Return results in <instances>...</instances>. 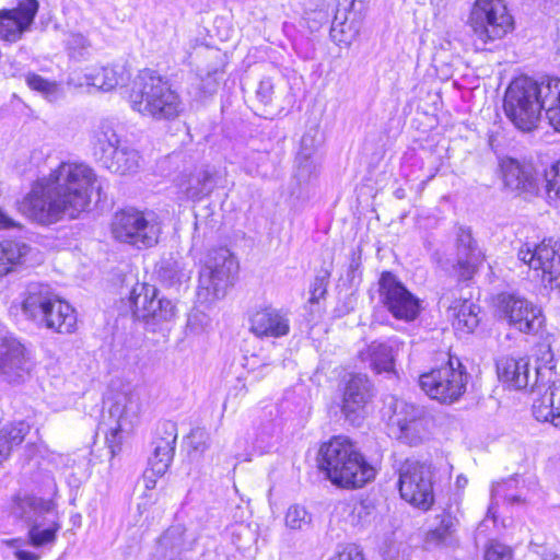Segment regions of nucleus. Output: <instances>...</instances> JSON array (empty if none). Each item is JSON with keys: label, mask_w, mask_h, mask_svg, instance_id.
Listing matches in <instances>:
<instances>
[{"label": "nucleus", "mask_w": 560, "mask_h": 560, "mask_svg": "<svg viewBox=\"0 0 560 560\" xmlns=\"http://www.w3.org/2000/svg\"><path fill=\"white\" fill-rule=\"evenodd\" d=\"M512 549L499 541H491L485 549L483 560H512Z\"/></svg>", "instance_id": "49"}, {"label": "nucleus", "mask_w": 560, "mask_h": 560, "mask_svg": "<svg viewBox=\"0 0 560 560\" xmlns=\"http://www.w3.org/2000/svg\"><path fill=\"white\" fill-rule=\"evenodd\" d=\"M44 485L46 488L44 494L48 495V499L20 492L12 498L10 513L28 525L38 521V517L44 514H51L56 509L52 497L57 494V483L54 477L47 475L44 478Z\"/></svg>", "instance_id": "19"}, {"label": "nucleus", "mask_w": 560, "mask_h": 560, "mask_svg": "<svg viewBox=\"0 0 560 560\" xmlns=\"http://www.w3.org/2000/svg\"><path fill=\"white\" fill-rule=\"evenodd\" d=\"M50 515L51 518L45 523L36 521L30 525L28 537L32 546L38 548L55 544L61 523L57 512L54 511Z\"/></svg>", "instance_id": "35"}, {"label": "nucleus", "mask_w": 560, "mask_h": 560, "mask_svg": "<svg viewBox=\"0 0 560 560\" xmlns=\"http://www.w3.org/2000/svg\"><path fill=\"white\" fill-rule=\"evenodd\" d=\"M529 77H520L513 80L504 95V112L513 125L522 131L534 130L539 120L541 109L545 108L542 84Z\"/></svg>", "instance_id": "5"}, {"label": "nucleus", "mask_w": 560, "mask_h": 560, "mask_svg": "<svg viewBox=\"0 0 560 560\" xmlns=\"http://www.w3.org/2000/svg\"><path fill=\"white\" fill-rule=\"evenodd\" d=\"M541 560H560V558L551 550H546L541 556Z\"/></svg>", "instance_id": "59"}, {"label": "nucleus", "mask_w": 560, "mask_h": 560, "mask_svg": "<svg viewBox=\"0 0 560 560\" xmlns=\"http://www.w3.org/2000/svg\"><path fill=\"white\" fill-rule=\"evenodd\" d=\"M372 384L366 375L350 374L345 381L341 411L352 424H359L360 413L371 398Z\"/></svg>", "instance_id": "22"}, {"label": "nucleus", "mask_w": 560, "mask_h": 560, "mask_svg": "<svg viewBox=\"0 0 560 560\" xmlns=\"http://www.w3.org/2000/svg\"><path fill=\"white\" fill-rule=\"evenodd\" d=\"M24 316L38 327L59 334H71L77 325L74 308L61 300L51 287L42 282H31L20 295Z\"/></svg>", "instance_id": "3"}, {"label": "nucleus", "mask_w": 560, "mask_h": 560, "mask_svg": "<svg viewBox=\"0 0 560 560\" xmlns=\"http://www.w3.org/2000/svg\"><path fill=\"white\" fill-rule=\"evenodd\" d=\"M184 530L180 526L170 527L159 538L156 555L165 560H175L184 549Z\"/></svg>", "instance_id": "37"}, {"label": "nucleus", "mask_w": 560, "mask_h": 560, "mask_svg": "<svg viewBox=\"0 0 560 560\" xmlns=\"http://www.w3.org/2000/svg\"><path fill=\"white\" fill-rule=\"evenodd\" d=\"M112 232L120 242L138 248H148L158 244L162 226L154 212L128 209L115 214Z\"/></svg>", "instance_id": "7"}, {"label": "nucleus", "mask_w": 560, "mask_h": 560, "mask_svg": "<svg viewBox=\"0 0 560 560\" xmlns=\"http://www.w3.org/2000/svg\"><path fill=\"white\" fill-rule=\"evenodd\" d=\"M498 310L509 325L521 332H537L544 323L541 310L527 299L514 293L500 294Z\"/></svg>", "instance_id": "17"}, {"label": "nucleus", "mask_w": 560, "mask_h": 560, "mask_svg": "<svg viewBox=\"0 0 560 560\" xmlns=\"http://www.w3.org/2000/svg\"><path fill=\"white\" fill-rule=\"evenodd\" d=\"M237 272L238 262L228 248L209 250L199 272L198 298L205 302L224 298Z\"/></svg>", "instance_id": "6"}, {"label": "nucleus", "mask_w": 560, "mask_h": 560, "mask_svg": "<svg viewBox=\"0 0 560 560\" xmlns=\"http://www.w3.org/2000/svg\"><path fill=\"white\" fill-rule=\"evenodd\" d=\"M388 425L397 440L410 446L418 445L425 433L423 409L404 399L390 397L387 402Z\"/></svg>", "instance_id": "12"}, {"label": "nucleus", "mask_w": 560, "mask_h": 560, "mask_svg": "<svg viewBox=\"0 0 560 560\" xmlns=\"http://www.w3.org/2000/svg\"><path fill=\"white\" fill-rule=\"evenodd\" d=\"M435 525L427 534L428 542L443 544L445 542L457 529L458 518L456 512L453 510L452 504L443 508L441 513L435 515Z\"/></svg>", "instance_id": "34"}, {"label": "nucleus", "mask_w": 560, "mask_h": 560, "mask_svg": "<svg viewBox=\"0 0 560 560\" xmlns=\"http://www.w3.org/2000/svg\"><path fill=\"white\" fill-rule=\"evenodd\" d=\"M542 95L545 97L546 117L549 124L560 131V79L548 78L542 84Z\"/></svg>", "instance_id": "36"}, {"label": "nucleus", "mask_w": 560, "mask_h": 560, "mask_svg": "<svg viewBox=\"0 0 560 560\" xmlns=\"http://www.w3.org/2000/svg\"><path fill=\"white\" fill-rule=\"evenodd\" d=\"M250 331L259 338H281L290 332V313L284 308L266 306L250 316Z\"/></svg>", "instance_id": "23"}, {"label": "nucleus", "mask_w": 560, "mask_h": 560, "mask_svg": "<svg viewBox=\"0 0 560 560\" xmlns=\"http://www.w3.org/2000/svg\"><path fill=\"white\" fill-rule=\"evenodd\" d=\"M560 245L552 238L540 244L525 243L517 252V257L537 272L545 284L560 285Z\"/></svg>", "instance_id": "15"}, {"label": "nucleus", "mask_w": 560, "mask_h": 560, "mask_svg": "<svg viewBox=\"0 0 560 560\" xmlns=\"http://www.w3.org/2000/svg\"><path fill=\"white\" fill-rule=\"evenodd\" d=\"M329 273L327 271H324L320 275H317L314 278V281L311 284L310 293L311 296L308 299V302L314 304L318 303L320 299H323L327 291V283H328Z\"/></svg>", "instance_id": "50"}, {"label": "nucleus", "mask_w": 560, "mask_h": 560, "mask_svg": "<svg viewBox=\"0 0 560 560\" xmlns=\"http://www.w3.org/2000/svg\"><path fill=\"white\" fill-rule=\"evenodd\" d=\"M311 523V515L305 508L294 504L291 505L285 514V524L291 529H302Z\"/></svg>", "instance_id": "46"}, {"label": "nucleus", "mask_w": 560, "mask_h": 560, "mask_svg": "<svg viewBox=\"0 0 560 560\" xmlns=\"http://www.w3.org/2000/svg\"><path fill=\"white\" fill-rule=\"evenodd\" d=\"M129 103L142 116L159 120L174 119L184 109L179 95L168 81L150 69L141 70L133 80Z\"/></svg>", "instance_id": "4"}, {"label": "nucleus", "mask_w": 560, "mask_h": 560, "mask_svg": "<svg viewBox=\"0 0 560 560\" xmlns=\"http://www.w3.org/2000/svg\"><path fill=\"white\" fill-rule=\"evenodd\" d=\"M485 259L468 228L459 226L456 235V269L462 280L472 278Z\"/></svg>", "instance_id": "24"}, {"label": "nucleus", "mask_w": 560, "mask_h": 560, "mask_svg": "<svg viewBox=\"0 0 560 560\" xmlns=\"http://www.w3.org/2000/svg\"><path fill=\"white\" fill-rule=\"evenodd\" d=\"M15 557L18 560H38L39 557L34 552L26 550H18L15 551Z\"/></svg>", "instance_id": "58"}, {"label": "nucleus", "mask_w": 560, "mask_h": 560, "mask_svg": "<svg viewBox=\"0 0 560 560\" xmlns=\"http://www.w3.org/2000/svg\"><path fill=\"white\" fill-rule=\"evenodd\" d=\"M360 32V23L354 19L350 20L347 14L342 18L337 14L331 23L330 37L338 45H350Z\"/></svg>", "instance_id": "39"}, {"label": "nucleus", "mask_w": 560, "mask_h": 560, "mask_svg": "<svg viewBox=\"0 0 560 560\" xmlns=\"http://www.w3.org/2000/svg\"><path fill=\"white\" fill-rule=\"evenodd\" d=\"M468 24L475 35L487 43L506 35L513 28V18L504 0H476Z\"/></svg>", "instance_id": "10"}, {"label": "nucleus", "mask_w": 560, "mask_h": 560, "mask_svg": "<svg viewBox=\"0 0 560 560\" xmlns=\"http://www.w3.org/2000/svg\"><path fill=\"white\" fill-rule=\"evenodd\" d=\"M317 133V130L312 129L303 135L298 154L311 156L315 155L319 143L316 139Z\"/></svg>", "instance_id": "52"}, {"label": "nucleus", "mask_w": 560, "mask_h": 560, "mask_svg": "<svg viewBox=\"0 0 560 560\" xmlns=\"http://www.w3.org/2000/svg\"><path fill=\"white\" fill-rule=\"evenodd\" d=\"M363 361H369L370 366L376 372H392L394 370V342L393 341H373L361 352Z\"/></svg>", "instance_id": "31"}, {"label": "nucleus", "mask_w": 560, "mask_h": 560, "mask_svg": "<svg viewBox=\"0 0 560 560\" xmlns=\"http://www.w3.org/2000/svg\"><path fill=\"white\" fill-rule=\"evenodd\" d=\"M140 160L141 156L137 150L121 144L115 153L105 160L103 166L112 173L126 175L139 170Z\"/></svg>", "instance_id": "32"}, {"label": "nucleus", "mask_w": 560, "mask_h": 560, "mask_svg": "<svg viewBox=\"0 0 560 560\" xmlns=\"http://www.w3.org/2000/svg\"><path fill=\"white\" fill-rule=\"evenodd\" d=\"M98 198L103 185L93 168L81 162H61L49 175L37 179L20 203V211L40 224L62 218H78L91 202V190Z\"/></svg>", "instance_id": "1"}, {"label": "nucleus", "mask_w": 560, "mask_h": 560, "mask_svg": "<svg viewBox=\"0 0 560 560\" xmlns=\"http://www.w3.org/2000/svg\"><path fill=\"white\" fill-rule=\"evenodd\" d=\"M140 413V399L133 392H121L113 397L109 417L115 421L106 434V443L113 455L119 451L121 434L132 431Z\"/></svg>", "instance_id": "16"}, {"label": "nucleus", "mask_w": 560, "mask_h": 560, "mask_svg": "<svg viewBox=\"0 0 560 560\" xmlns=\"http://www.w3.org/2000/svg\"><path fill=\"white\" fill-rule=\"evenodd\" d=\"M242 530L249 534V529L247 527L242 528Z\"/></svg>", "instance_id": "62"}, {"label": "nucleus", "mask_w": 560, "mask_h": 560, "mask_svg": "<svg viewBox=\"0 0 560 560\" xmlns=\"http://www.w3.org/2000/svg\"><path fill=\"white\" fill-rule=\"evenodd\" d=\"M156 272L161 280L168 285L180 282L185 276L180 262L173 257L162 258L158 265Z\"/></svg>", "instance_id": "43"}, {"label": "nucleus", "mask_w": 560, "mask_h": 560, "mask_svg": "<svg viewBox=\"0 0 560 560\" xmlns=\"http://www.w3.org/2000/svg\"><path fill=\"white\" fill-rule=\"evenodd\" d=\"M67 45L72 49H84L90 44L84 35L80 33H71L67 39Z\"/></svg>", "instance_id": "54"}, {"label": "nucleus", "mask_w": 560, "mask_h": 560, "mask_svg": "<svg viewBox=\"0 0 560 560\" xmlns=\"http://www.w3.org/2000/svg\"><path fill=\"white\" fill-rule=\"evenodd\" d=\"M18 224L0 209V230L15 228Z\"/></svg>", "instance_id": "57"}, {"label": "nucleus", "mask_w": 560, "mask_h": 560, "mask_svg": "<svg viewBox=\"0 0 560 560\" xmlns=\"http://www.w3.org/2000/svg\"><path fill=\"white\" fill-rule=\"evenodd\" d=\"M31 425L24 420L11 422L0 429V465L7 460L15 446L30 433Z\"/></svg>", "instance_id": "33"}, {"label": "nucleus", "mask_w": 560, "mask_h": 560, "mask_svg": "<svg viewBox=\"0 0 560 560\" xmlns=\"http://www.w3.org/2000/svg\"><path fill=\"white\" fill-rule=\"evenodd\" d=\"M319 469L338 488L357 489L375 477V469L347 436L338 435L319 448Z\"/></svg>", "instance_id": "2"}, {"label": "nucleus", "mask_w": 560, "mask_h": 560, "mask_svg": "<svg viewBox=\"0 0 560 560\" xmlns=\"http://www.w3.org/2000/svg\"><path fill=\"white\" fill-rule=\"evenodd\" d=\"M380 301L397 319L411 322L420 313V300L390 271H384L378 279Z\"/></svg>", "instance_id": "14"}, {"label": "nucleus", "mask_w": 560, "mask_h": 560, "mask_svg": "<svg viewBox=\"0 0 560 560\" xmlns=\"http://www.w3.org/2000/svg\"><path fill=\"white\" fill-rule=\"evenodd\" d=\"M13 9L0 10V39L15 43L28 32L34 23L39 3L37 0H16Z\"/></svg>", "instance_id": "20"}, {"label": "nucleus", "mask_w": 560, "mask_h": 560, "mask_svg": "<svg viewBox=\"0 0 560 560\" xmlns=\"http://www.w3.org/2000/svg\"><path fill=\"white\" fill-rule=\"evenodd\" d=\"M341 510L347 513L346 521L352 526H361L365 523L370 512L363 503L342 504Z\"/></svg>", "instance_id": "47"}, {"label": "nucleus", "mask_w": 560, "mask_h": 560, "mask_svg": "<svg viewBox=\"0 0 560 560\" xmlns=\"http://www.w3.org/2000/svg\"><path fill=\"white\" fill-rule=\"evenodd\" d=\"M398 488L405 501L423 511L429 510L434 502L432 466L406 460L399 469Z\"/></svg>", "instance_id": "11"}, {"label": "nucleus", "mask_w": 560, "mask_h": 560, "mask_svg": "<svg viewBox=\"0 0 560 560\" xmlns=\"http://www.w3.org/2000/svg\"><path fill=\"white\" fill-rule=\"evenodd\" d=\"M328 3L326 0H317L316 3L305 4V13L315 12L322 15V19L327 18Z\"/></svg>", "instance_id": "55"}, {"label": "nucleus", "mask_w": 560, "mask_h": 560, "mask_svg": "<svg viewBox=\"0 0 560 560\" xmlns=\"http://www.w3.org/2000/svg\"><path fill=\"white\" fill-rule=\"evenodd\" d=\"M26 83L32 90L39 92L49 102L58 100L62 94L59 84L48 81L36 73H28L26 75Z\"/></svg>", "instance_id": "42"}, {"label": "nucleus", "mask_w": 560, "mask_h": 560, "mask_svg": "<svg viewBox=\"0 0 560 560\" xmlns=\"http://www.w3.org/2000/svg\"><path fill=\"white\" fill-rule=\"evenodd\" d=\"M448 316L453 319L455 329L471 332L479 325L480 308L469 300H455L447 306Z\"/></svg>", "instance_id": "29"}, {"label": "nucleus", "mask_w": 560, "mask_h": 560, "mask_svg": "<svg viewBox=\"0 0 560 560\" xmlns=\"http://www.w3.org/2000/svg\"><path fill=\"white\" fill-rule=\"evenodd\" d=\"M329 560H365L363 551L353 544L338 546Z\"/></svg>", "instance_id": "51"}, {"label": "nucleus", "mask_w": 560, "mask_h": 560, "mask_svg": "<svg viewBox=\"0 0 560 560\" xmlns=\"http://www.w3.org/2000/svg\"><path fill=\"white\" fill-rule=\"evenodd\" d=\"M31 252L32 248L24 242H0V278L12 271L15 266L26 264Z\"/></svg>", "instance_id": "30"}, {"label": "nucleus", "mask_w": 560, "mask_h": 560, "mask_svg": "<svg viewBox=\"0 0 560 560\" xmlns=\"http://www.w3.org/2000/svg\"><path fill=\"white\" fill-rule=\"evenodd\" d=\"M468 374L458 359L432 369L419 377L421 389L432 399L443 404L457 401L466 390Z\"/></svg>", "instance_id": "8"}, {"label": "nucleus", "mask_w": 560, "mask_h": 560, "mask_svg": "<svg viewBox=\"0 0 560 560\" xmlns=\"http://www.w3.org/2000/svg\"><path fill=\"white\" fill-rule=\"evenodd\" d=\"M395 196H396L397 198H399V199H400V198H402V197H404V190H402V189H397V190L395 191Z\"/></svg>", "instance_id": "61"}, {"label": "nucleus", "mask_w": 560, "mask_h": 560, "mask_svg": "<svg viewBox=\"0 0 560 560\" xmlns=\"http://www.w3.org/2000/svg\"><path fill=\"white\" fill-rule=\"evenodd\" d=\"M278 440L277 425L269 421L261 424L255 431L253 438V451L259 455L269 452Z\"/></svg>", "instance_id": "40"}, {"label": "nucleus", "mask_w": 560, "mask_h": 560, "mask_svg": "<svg viewBox=\"0 0 560 560\" xmlns=\"http://www.w3.org/2000/svg\"><path fill=\"white\" fill-rule=\"evenodd\" d=\"M273 83L271 79L264 78L256 90V96L257 98L265 105H268L272 101L273 96Z\"/></svg>", "instance_id": "53"}, {"label": "nucleus", "mask_w": 560, "mask_h": 560, "mask_svg": "<svg viewBox=\"0 0 560 560\" xmlns=\"http://www.w3.org/2000/svg\"><path fill=\"white\" fill-rule=\"evenodd\" d=\"M223 179L222 173L217 167L202 165L188 175H182L176 185L187 199L197 201L208 197L222 185Z\"/></svg>", "instance_id": "21"}, {"label": "nucleus", "mask_w": 560, "mask_h": 560, "mask_svg": "<svg viewBox=\"0 0 560 560\" xmlns=\"http://www.w3.org/2000/svg\"><path fill=\"white\" fill-rule=\"evenodd\" d=\"M188 444L194 452L202 454L210 446V433L205 428H195L188 435Z\"/></svg>", "instance_id": "48"}, {"label": "nucleus", "mask_w": 560, "mask_h": 560, "mask_svg": "<svg viewBox=\"0 0 560 560\" xmlns=\"http://www.w3.org/2000/svg\"><path fill=\"white\" fill-rule=\"evenodd\" d=\"M516 483V479L511 478L509 480H504L502 482H498L492 486L491 489V504L488 509V515H491L492 518H495V505H498L499 500L503 499L504 501L514 504L522 502V498L518 494L510 493L509 490L512 489Z\"/></svg>", "instance_id": "41"}, {"label": "nucleus", "mask_w": 560, "mask_h": 560, "mask_svg": "<svg viewBox=\"0 0 560 560\" xmlns=\"http://www.w3.org/2000/svg\"><path fill=\"white\" fill-rule=\"evenodd\" d=\"M93 154L102 164L121 145L114 125L108 120L101 121L92 133Z\"/></svg>", "instance_id": "27"}, {"label": "nucleus", "mask_w": 560, "mask_h": 560, "mask_svg": "<svg viewBox=\"0 0 560 560\" xmlns=\"http://www.w3.org/2000/svg\"><path fill=\"white\" fill-rule=\"evenodd\" d=\"M462 50V42L452 36L451 33H446L435 47V56L441 59L451 60L453 57L459 56Z\"/></svg>", "instance_id": "45"}, {"label": "nucleus", "mask_w": 560, "mask_h": 560, "mask_svg": "<svg viewBox=\"0 0 560 560\" xmlns=\"http://www.w3.org/2000/svg\"><path fill=\"white\" fill-rule=\"evenodd\" d=\"M505 186L513 190L535 191L542 184L549 198L560 197V161L538 173L530 164L510 159L502 164Z\"/></svg>", "instance_id": "9"}, {"label": "nucleus", "mask_w": 560, "mask_h": 560, "mask_svg": "<svg viewBox=\"0 0 560 560\" xmlns=\"http://www.w3.org/2000/svg\"><path fill=\"white\" fill-rule=\"evenodd\" d=\"M163 475H153L151 466L143 474V482L145 489H154L156 486V478L162 477Z\"/></svg>", "instance_id": "56"}, {"label": "nucleus", "mask_w": 560, "mask_h": 560, "mask_svg": "<svg viewBox=\"0 0 560 560\" xmlns=\"http://www.w3.org/2000/svg\"><path fill=\"white\" fill-rule=\"evenodd\" d=\"M125 68L122 66L94 68L84 73L83 81L78 84L94 86L102 91H110L125 82Z\"/></svg>", "instance_id": "28"}, {"label": "nucleus", "mask_w": 560, "mask_h": 560, "mask_svg": "<svg viewBox=\"0 0 560 560\" xmlns=\"http://www.w3.org/2000/svg\"><path fill=\"white\" fill-rule=\"evenodd\" d=\"M129 306L137 319L155 326L171 322L176 315V307L171 300L159 298L155 287L137 283L129 295Z\"/></svg>", "instance_id": "13"}, {"label": "nucleus", "mask_w": 560, "mask_h": 560, "mask_svg": "<svg viewBox=\"0 0 560 560\" xmlns=\"http://www.w3.org/2000/svg\"><path fill=\"white\" fill-rule=\"evenodd\" d=\"M296 172L295 177L300 184H305L316 177L318 174V162L315 155H296Z\"/></svg>", "instance_id": "44"}, {"label": "nucleus", "mask_w": 560, "mask_h": 560, "mask_svg": "<svg viewBox=\"0 0 560 560\" xmlns=\"http://www.w3.org/2000/svg\"><path fill=\"white\" fill-rule=\"evenodd\" d=\"M500 381L514 389H524L530 385L529 359L526 357H503L497 362Z\"/></svg>", "instance_id": "26"}, {"label": "nucleus", "mask_w": 560, "mask_h": 560, "mask_svg": "<svg viewBox=\"0 0 560 560\" xmlns=\"http://www.w3.org/2000/svg\"><path fill=\"white\" fill-rule=\"evenodd\" d=\"M548 405L545 400L533 406L534 416L539 421H550L556 428H560V382L550 387Z\"/></svg>", "instance_id": "38"}, {"label": "nucleus", "mask_w": 560, "mask_h": 560, "mask_svg": "<svg viewBox=\"0 0 560 560\" xmlns=\"http://www.w3.org/2000/svg\"><path fill=\"white\" fill-rule=\"evenodd\" d=\"M176 440V423L172 421L162 422L158 428L156 438L153 442V454L149 458V466H151L153 475H164L167 471L173 460Z\"/></svg>", "instance_id": "25"}, {"label": "nucleus", "mask_w": 560, "mask_h": 560, "mask_svg": "<svg viewBox=\"0 0 560 560\" xmlns=\"http://www.w3.org/2000/svg\"><path fill=\"white\" fill-rule=\"evenodd\" d=\"M35 368L31 351L16 338L4 337L0 343V378L10 384L23 383Z\"/></svg>", "instance_id": "18"}, {"label": "nucleus", "mask_w": 560, "mask_h": 560, "mask_svg": "<svg viewBox=\"0 0 560 560\" xmlns=\"http://www.w3.org/2000/svg\"><path fill=\"white\" fill-rule=\"evenodd\" d=\"M457 483H458L459 486H462V485H466V483H467V479H466V478H463V477H460V476H459V477L457 478Z\"/></svg>", "instance_id": "60"}]
</instances>
